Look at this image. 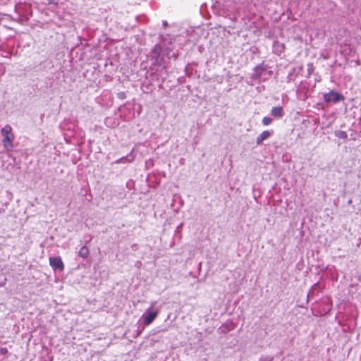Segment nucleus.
Instances as JSON below:
<instances>
[{"instance_id": "nucleus-7", "label": "nucleus", "mask_w": 361, "mask_h": 361, "mask_svg": "<svg viewBox=\"0 0 361 361\" xmlns=\"http://www.w3.org/2000/svg\"><path fill=\"white\" fill-rule=\"evenodd\" d=\"M89 255H90V250H89V249L87 246V243H86L84 246H82L80 249V250L78 252V255L80 257L85 259L89 256Z\"/></svg>"}, {"instance_id": "nucleus-5", "label": "nucleus", "mask_w": 361, "mask_h": 361, "mask_svg": "<svg viewBox=\"0 0 361 361\" xmlns=\"http://www.w3.org/2000/svg\"><path fill=\"white\" fill-rule=\"evenodd\" d=\"M271 135V133L269 130H264L263 131L262 133H260L257 139H256V143L257 145H261L262 143V142L264 140H267V138H269Z\"/></svg>"}, {"instance_id": "nucleus-1", "label": "nucleus", "mask_w": 361, "mask_h": 361, "mask_svg": "<svg viewBox=\"0 0 361 361\" xmlns=\"http://www.w3.org/2000/svg\"><path fill=\"white\" fill-rule=\"evenodd\" d=\"M1 135L4 137L2 140V145L6 148L13 147V142L15 140V135L12 133V128L10 125H6L1 130Z\"/></svg>"}, {"instance_id": "nucleus-8", "label": "nucleus", "mask_w": 361, "mask_h": 361, "mask_svg": "<svg viewBox=\"0 0 361 361\" xmlns=\"http://www.w3.org/2000/svg\"><path fill=\"white\" fill-rule=\"evenodd\" d=\"M336 135L341 139H346L348 135L345 131L339 130L336 133Z\"/></svg>"}, {"instance_id": "nucleus-10", "label": "nucleus", "mask_w": 361, "mask_h": 361, "mask_svg": "<svg viewBox=\"0 0 361 361\" xmlns=\"http://www.w3.org/2000/svg\"><path fill=\"white\" fill-rule=\"evenodd\" d=\"M6 353H8V349L6 348H1L0 349V354L5 355Z\"/></svg>"}, {"instance_id": "nucleus-6", "label": "nucleus", "mask_w": 361, "mask_h": 361, "mask_svg": "<svg viewBox=\"0 0 361 361\" xmlns=\"http://www.w3.org/2000/svg\"><path fill=\"white\" fill-rule=\"evenodd\" d=\"M271 115L274 117L281 118L283 116V110L281 106H274L271 111Z\"/></svg>"}, {"instance_id": "nucleus-4", "label": "nucleus", "mask_w": 361, "mask_h": 361, "mask_svg": "<svg viewBox=\"0 0 361 361\" xmlns=\"http://www.w3.org/2000/svg\"><path fill=\"white\" fill-rule=\"evenodd\" d=\"M158 314V310L145 312L142 316L144 324L145 326H148L150 324H152L154 322V320L157 317Z\"/></svg>"}, {"instance_id": "nucleus-3", "label": "nucleus", "mask_w": 361, "mask_h": 361, "mask_svg": "<svg viewBox=\"0 0 361 361\" xmlns=\"http://www.w3.org/2000/svg\"><path fill=\"white\" fill-rule=\"evenodd\" d=\"M49 265L54 270H59L62 271L64 270L65 266L61 257H51L49 259Z\"/></svg>"}, {"instance_id": "nucleus-9", "label": "nucleus", "mask_w": 361, "mask_h": 361, "mask_svg": "<svg viewBox=\"0 0 361 361\" xmlns=\"http://www.w3.org/2000/svg\"><path fill=\"white\" fill-rule=\"evenodd\" d=\"M272 121L271 118L265 116L262 119V123L264 126H269L272 123Z\"/></svg>"}, {"instance_id": "nucleus-2", "label": "nucleus", "mask_w": 361, "mask_h": 361, "mask_svg": "<svg viewBox=\"0 0 361 361\" xmlns=\"http://www.w3.org/2000/svg\"><path fill=\"white\" fill-rule=\"evenodd\" d=\"M324 100L326 102H334L336 103L339 102L340 100L343 99V96L336 92L334 91H330L323 96Z\"/></svg>"}]
</instances>
